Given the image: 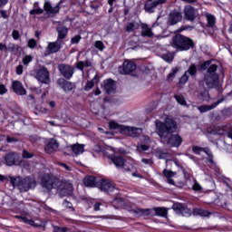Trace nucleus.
Listing matches in <instances>:
<instances>
[{"mask_svg": "<svg viewBox=\"0 0 232 232\" xmlns=\"http://www.w3.org/2000/svg\"><path fill=\"white\" fill-rule=\"evenodd\" d=\"M180 21H182V13L174 10L169 15L168 24H169V26H175V24L180 23Z\"/></svg>", "mask_w": 232, "mask_h": 232, "instance_id": "obj_13", "label": "nucleus"}, {"mask_svg": "<svg viewBox=\"0 0 232 232\" xmlns=\"http://www.w3.org/2000/svg\"><path fill=\"white\" fill-rule=\"evenodd\" d=\"M222 102V100L218 101L217 102L212 103L211 105H202L198 107V110L200 113H207V111H211V110H215L216 107L218 106Z\"/></svg>", "mask_w": 232, "mask_h": 232, "instance_id": "obj_26", "label": "nucleus"}, {"mask_svg": "<svg viewBox=\"0 0 232 232\" xmlns=\"http://www.w3.org/2000/svg\"><path fill=\"white\" fill-rule=\"evenodd\" d=\"M193 215H195V217H209L211 213L202 208H194Z\"/></svg>", "mask_w": 232, "mask_h": 232, "instance_id": "obj_33", "label": "nucleus"}, {"mask_svg": "<svg viewBox=\"0 0 232 232\" xmlns=\"http://www.w3.org/2000/svg\"><path fill=\"white\" fill-rule=\"evenodd\" d=\"M61 50V40L56 42L49 43L47 46L48 53H57Z\"/></svg>", "mask_w": 232, "mask_h": 232, "instance_id": "obj_24", "label": "nucleus"}, {"mask_svg": "<svg viewBox=\"0 0 232 232\" xmlns=\"http://www.w3.org/2000/svg\"><path fill=\"white\" fill-rule=\"evenodd\" d=\"M167 144L170 148H179L182 144V137L179 134H170L168 138Z\"/></svg>", "mask_w": 232, "mask_h": 232, "instance_id": "obj_15", "label": "nucleus"}, {"mask_svg": "<svg viewBox=\"0 0 232 232\" xmlns=\"http://www.w3.org/2000/svg\"><path fill=\"white\" fill-rule=\"evenodd\" d=\"M0 14H1L3 19H8V14L6 13V11L1 10Z\"/></svg>", "mask_w": 232, "mask_h": 232, "instance_id": "obj_63", "label": "nucleus"}, {"mask_svg": "<svg viewBox=\"0 0 232 232\" xmlns=\"http://www.w3.org/2000/svg\"><path fill=\"white\" fill-rule=\"evenodd\" d=\"M197 73V66L192 64L187 72H185L184 75L181 76L179 80V84H186L189 79V75H195Z\"/></svg>", "mask_w": 232, "mask_h": 232, "instance_id": "obj_16", "label": "nucleus"}, {"mask_svg": "<svg viewBox=\"0 0 232 232\" xmlns=\"http://www.w3.org/2000/svg\"><path fill=\"white\" fill-rule=\"evenodd\" d=\"M34 157L33 153L28 152V150H24L23 151V158L24 159H32Z\"/></svg>", "mask_w": 232, "mask_h": 232, "instance_id": "obj_54", "label": "nucleus"}, {"mask_svg": "<svg viewBox=\"0 0 232 232\" xmlns=\"http://www.w3.org/2000/svg\"><path fill=\"white\" fill-rule=\"evenodd\" d=\"M137 150L138 151H140V153H142V151H148V150H150V145L148 144H144V143H140L137 146Z\"/></svg>", "mask_w": 232, "mask_h": 232, "instance_id": "obj_42", "label": "nucleus"}, {"mask_svg": "<svg viewBox=\"0 0 232 232\" xmlns=\"http://www.w3.org/2000/svg\"><path fill=\"white\" fill-rule=\"evenodd\" d=\"M141 37H153V32L147 24H141Z\"/></svg>", "mask_w": 232, "mask_h": 232, "instance_id": "obj_29", "label": "nucleus"}, {"mask_svg": "<svg viewBox=\"0 0 232 232\" xmlns=\"http://www.w3.org/2000/svg\"><path fill=\"white\" fill-rule=\"evenodd\" d=\"M148 209L143 208H136L133 212L137 215V217H144V215H148Z\"/></svg>", "mask_w": 232, "mask_h": 232, "instance_id": "obj_41", "label": "nucleus"}, {"mask_svg": "<svg viewBox=\"0 0 232 232\" xmlns=\"http://www.w3.org/2000/svg\"><path fill=\"white\" fill-rule=\"evenodd\" d=\"M27 46L28 48H31V50H34V48H35V46H37V40L31 38L28 40L27 42Z\"/></svg>", "mask_w": 232, "mask_h": 232, "instance_id": "obj_45", "label": "nucleus"}, {"mask_svg": "<svg viewBox=\"0 0 232 232\" xmlns=\"http://www.w3.org/2000/svg\"><path fill=\"white\" fill-rule=\"evenodd\" d=\"M113 204H118L116 208H122V204H123L122 198H114Z\"/></svg>", "mask_w": 232, "mask_h": 232, "instance_id": "obj_50", "label": "nucleus"}, {"mask_svg": "<svg viewBox=\"0 0 232 232\" xmlns=\"http://www.w3.org/2000/svg\"><path fill=\"white\" fill-rule=\"evenodd\" d=\"M124 127H125V125H121L115 121H111L109 122L110 130H117L118 131H120V133H122V130Z\"/></svg>", "mask_w": 232, "mask_h": 232, "instance_id": "obj_34", "label": "nucleus"}, {"mask_svg": "<svg viewBox=\"0 0 232 232\" xmlns=\"http://www.w3.org/2000/svg\"><path fill=\"white\" fill-rule=\"evenodd\" d=\"M175 99L178 102V104H180L181 106H186V98L182 95H175Z\"/></svg>", "mask_w": 232, "mask_h": 232, "instance_id": "obj_43", "label": "nucleus"}, {"mask_svg": "<svg viewBox=\"0 0 232 232\" xmlns=\"http://www.w3.org/2000/svg\"><path fill=\"white\" fill-rule=\"evenodd\" d=\"M58 69L63 76L65 77V79H72L73 77L74 70L72 66L66 65V64H60L58 66Z\"/></svg>", "mask_w": 232, "mask_h": 232, "instance_id": "obj_12", "label": "nucleus"}, {"mask_svg": "<svg viewBox=\"0 0 232 232\" xmlns=\"http://www.w3.org/2000/svg\"><path fill=\"white\" fill-rule=\"evenodd\" d=\"M32 61H34V56L33 55H25L23 60L22 63L24 66H28V64H30V63H32Z\"/></svg>", "mask_w": 232, "mask_h": 232, "instance_id": "obj_40", "label": "nucleus"}, {"mask_svg": "<svg viewBox=\"0 0 232 232\" xmlns=\"http://www.w3.org/2000/svg\"><path fill=\"white\" fill-rule=\"evenodd\" d=\"M7 142H17V140L15 138H10V136H6Z\"/></svg>", "mask_w": 232, "mask_h": 232, "instance_id": "obj_64", "label": "nucleus"}, {"mask_svg": "<svg viewBox=\"0 0 232 232\" xmlns=\"http://www.w3.org/2000/svg\"><path fill=\"white\" fill-rule=\"evenodd\" d=\"M53 232H66L65 227H54Z\"/></svg>", "mask_w": 232, "mask_h": 232, "instance_id": "obj_61", "label": "nucleus"}, {"mask_svg": "<svg viewBox=\"0 0 232 232\" xmlns=\"http://www.w3.org/2000/svg\"><path fill=\"white\" fill-rule=\"evenodd\" d=\"M122 135H126L127 137H139V135H142V129L126 126L122 129Z\"/></svg>", "mask_w": 232, "mask_h": 232, "instance_id": "obj_10", "label": "nucleus"}, {"mask_svg": "<svg viewBox=\"0 0 232 232\" xmlns=\"http://www.w3.org/2000/svg\"><path fill=\"white\" fill-rule=\"evenodd\" d=\"M59 193L61 197H72L73 195V186L70 182H65Z\"/></svg>", "mask_w": 232, "mask_h": 232, "instance_id": "obj_17", "label": "nucleus"}, {"mask_svg": "<svg viewBox=\"0 0 232 232\" xmlns=\"http://www.w3.org/2000/svg\"><path fill=\"white\" fill-rule=\"evenodd\" d=\"M73 155H75V157L79 156V155H82V153H84V145L82 144H72L70 146Z\"/></svg>", "mask_w": 232, "mask_h": 232, "instance_id": "obj_27", "label": "nucleus"}, {"mask_svg": "<svg viewBox=\"0 0 232 232\" xmlns=\"http://www.w3.org/2000/svg\"><path fill=\"white\" fill-rule=\"evenodd\" d=\"M135 70H137V64L135 63L128 60L123 63V74L128 75L131 73V72H135Z\"/></svg>", "mask_w": 232, "mask_h": 232, "instance_id": "obj_20", "label": "nucleus"}, {"mask_svg": "<svg viewBox=\"0 0 232 232\" xmlns=\"http://www.w3.org/2000/svg\"><path fill=\"white\" fill-rule=\"evenodd\" d=\"M99 188L102 191H104V193H109V195H111V193L117 195V193H119V190L115 188V185L107 179H102L99 182Z\"/></svg>", "mask_w": 232, "mask_h": 232, "instance_id": "obj_6", "label": "nucleus"}, {"mask_svg": "<svg viewBox=\"0 0 232 232\" xmlns=\"http://www.w3.org/2000/svg\"><path fill=\"white\" fill-rule=\"evenodd\" d=\"M8 90H6V87L3 84H0V95H5Z\"/></svg>", "mask_w": 232, "mask_h": 232, "instance_id": "obj_58", "label": "nucleus"}, {"mask_svg": "<svg viewBox=\"0 0 232 232\" xmlns=\"http://www.w3.org/2000/svg\"><path fill=\"white\" fill-rule=\"evenodd\" d=\"M43 12H44V11H43L42 8H36V9L32 10V11H31V14H43Z\"/></svg>", "mask_w": 232, "mask_h": 232, "instance_id": "obj_60", "label": "nucleus"}, {"mask_svg": "<svg viewBox=\"0 0 232 232\" xmlns=\"http://www.w3.org/2000/svg\"><path fill=\"white\" fill-rule=\"evenodd\" d=\"M93 86H95V82L92 81L87 82L85 87H84V92H90V90H92V88H93Z\"/></svg>", "mask_w": 232, "mask_h": 232, "instance_id": "obj_47", "label": "nucleus"}, {"mask_svg": "<svg viewBox=\"0 0 232 232\" xmlns=\"http://www.w3.org/2000/svg\"><path fill=\"white\" fill-rule=\"evenodd\" d=\"M158 159H163L164 160H168V159H169V153L166 152V151H162V150H159L156 153Z\"/></svg>", "mask_w": 232, "mask_h": 232, "instance_id": "obj_39", "label": "nucleus"}, {"mask_svg": "<svg viewBox=\"0 0 232 232\" xmlns=\"http://www.w3.org/2000/svg\"><path fill=\"white\" fill-rule=\"evenodd\" d=\"M192 189L194 191H200V189H202V187L200 186V184H198L197 181H195L194 185L192 187Z\"/></svg>", "mask_w": 232, "mask_h": 232, "instance_id": "obj_56", "label": "nucleus"}, {"mask_svg": "<svg viewBox=\"0 0 232 232\" xmlns=\"http://www.w3.org/2000/svg\"><path fill=\"white\" fill-rule=\"evenodd\" d=\"M17 155L14 152H10L5 157L6 166H15V160Z\"/></svg>", "mask_w": 232, "mask_h": 232, "instance_id": "obj_28", "label": "nucleus"}, {"mask_svg": "<svg viewBox=\"0 0 232 232\" xmlns=\"http://www.w3.org/2000/svg\"><path fill=\"white\" fill-rule=\"evenodd\" d=\"M94 46L95 48H97V50H100V52H102V50H104V44L102 43V41H96L94 43Z\"/></svg>", "mask_w": 232, "mask_h": 232, "instance_id": "obj_48", "label": "nucleus"}, {"mask_svg": "<svg viewBox=\"0 0 232 232\" xmlns=\"http://www.w3.org/2000/svg\"><path fill=\"white\" fill-rule=\"evenodd\" d=\"M192 150L194 153H196V155H200V153H206L207 155H208V164H210V168H212L213 169H217V163H215V161L213 160V155L211 154L209 149L194 146L192 148Z\"/></svg>", "mask_w": 232, "mask_h": 232, "instance_id": "obj_5", "label": "nucleus"}, {"mask_svg": "<svg viewBox=\"0 0 232 232\" xmlns=\"http://www.w3.org/2000/svg\"><path fill=\"white\" fill-rule=\"evenodd\" d=\"M57 33H58V41H61V39H66V36L68 35V28L64 25H59L57 27Z\"/></svg>", "mask_w": 232, "mask_h": 232, "instance_id": "obj_30", "label": "nucleus"}, {"mask_svg": "<svg viewBox=\"0 0 232 232\" xmlns=\"http://www.w3.org/2000/svg\"><path fill=\"white\" fill-rule=\"evenodd\" d=\"M141 162H142L143 164H145V166H152V165H153V160H151V159L143 158V159L141 160Z\"/></svg>", "mask_w": 232, "mask_h": 232, "instance_id": "obj_49", "label": "nucleus"}, {"mask_svg": "<svg viewBox=\"0 0 232 232\" xmlns=\"http://www.w3.org/2000/svg\"><path fill=\"white\" fill-rule=\"evenodd\" d=\"M162 60L166 61V63H171L173 61V53H168L162 55Z\"/></svg>", "mask_w": 232, "mask_h": 232, "instance_id": "obj_44", "label": "nucleus"}, {"mask_svg": "<svg viewBox=\"0 0 232 232\" xmlns=\"http://www.w3.org/2000/svg\"><path fill=\"white\" fill-rule=\"evenodd\" d=\"M90 66H92V62H90L88 60H86L84 62L80 61L76 64V68L78 70H81V72H82V70H84V68H90Z\"/></svg>", "mask_w": 232, "mask_h": 232, "instance_id": "obj_35", "label": "nucleus"}, {"mask_svg": "<svg viewBox=\"0 0 232 232\" xmlns=\"http://www.w3.org/2000/svg\"><path fill=\"white\" fill-rule=\"evenodd\" d=\"M184 15L187 21H195V17H198V9H194L191 5H187L184 8Z\"/></svg>", "mask_w": 232, "mask_h": 232, "instance_id": "obj_11", "label": "nucleus"}, {"mask_svg": "<svg viewBox=\"0 0 232 232\" xmlns=\"http://www.w3.org/2000/svg\"><path fill=\"white\" fill-rule=\"evenodd\" d=\"M63 206H65V208H69V209H72V211L75 210V209H73V206L72 205V202H70L68 200L63 201Z\"/></svg>", "mask_w": 232, "mask_h": 232, "instance_id": "obj_57", "label": "nucleus"}, {"mask_svg": "<svg viewBox=\"0 0 232 232\" xmlns=\"http://www.w3.org/2000/svg\"><path fill=\"white\" fill-rule=\"evenodd\" d=\"M156 132L161 140L168 139L171 133H175L178 130L177 121L170 117H167L164 122L155 121Z\"/></svg>", "mask_w": 232, "mask_h": 232, "instance_id": "obj_1", "label": "nucleus"}, {"mask_svg": "<svg viewBox=\"0 0 232 232\" xmlns=\"http://www.w3.org/2000/svg\"><path fill=\"white\" fill-rule=\"evenodd\" d=\"M205 16L208 21V26H209V28H213L216 23L215 16H213V14L208 13H206Z\"/></svg>", "mask_w": 232, "mask_h": 232, "instance_id": "obj_37", "label": "nucleus"}, {"mask_svg": "<svg viewBox=\"0 0 232 232\" xmlns=\"http://www.w3.org/2000/svg\"><path fill=\"white\" fill-rule=\"evenodd\" d=\"M175 73H177V69H173L170 73L167 76V81H171L173 77H175Z\"/></svg>", "mask_w": 232, "mask_h": 232, "instance_id": "obj_55", "label": "nucleus"}, {"mask_svg": "<svg viewBox=\"0 0 232 232\" xmlns=\"http://www.w3.org/2000/svg\"><path fill=\"white\" fill-rule=\"evenodd\" d=\"M163 175H164V177L167 178V180H168L169 184H170L171 186H175V180H173V177H175V175H177V172H173L171 170L164 169L163 170Z\"/></svg>", "mask_w": 232, "mask_h": 232, "instance_id": "obj_31", "label": "nucleus"}, {"mask_svg": "<svg viewBox=\"0 0 232 232\" xmlns=\"http://www.w3.org/2000/svg\"><path fill=\"white\" fill-rule=\"evenodd\" d=\"M166 1L167 0H147L144 5V10L148 12V14H153L155 8L161 5H165Z\"/></svg>", "mask_w": 232, "mask_h": 232, "instance_id": "obj_8", "label": "nucleus"}, {"mask_svg": "<svg viewBox=\"0 0 232 232\" xmlns=\"http://www.w3.org/2000/svg\"><path fill=\"white\" fill-rule=\"evenodd\" d=\"M172 209L177 213V215H181L182 217H191V209L188 208L182 203H174Z\"/></svg>", "mask_w": 232, "mask_h": 232, "instance_id": "obj_9", "label": "nucleus"}, {"mask_svg": "<svg viewBox=\"0 0 232 232\" xmlns=\"http://www.w3.org/2000/svg\"><path fill=\"white\" fill-rule=\"evenodd\" d=\"M83 184L87 188H95V186H97V181L95 179V177L88 176L85 179H83Z\"/></svg>", "mask_w": 232, "mask_h": 232, "instance_id": "obj_32", "label": "nucleus"}, {"mask_svg": "<svg viewBox=\"0 0 232 232\" xmlns=\"http://www.w3.org/2000/svg\"><path fill=\"white\" fill-rule=\"evenodd\" d=\"M46 153H55L57 150H59V143L53 138H51L45 141V148Z\"/></svg>", "mask_w": 232, "mask_h": 232, "instance_id": "obj_14", "label": "nucleus"}, {"mask_svg": "<svg viewBox=\"0 0 232 232\" xmlns=\"http://www.w3.org/2000/svg\"><path fill=\"white\" fill-rule=\"evenodd\" d=\"M59 183V179L54 178L52 174H44L41 179V186L47 191H51V189H55L57 188V184Z\"/></svg>", "mask_w": 232, "mask_h": 232, "instance_id": "obj_4", "label": "nucleus"}, {"mask_svg": "<svg viewBox=\"0 0 232 232\" xmlns=\"http://www.w3.org/2000/svg\"><path fill=\"white\" fill-rule=\"evenodd\" d=\"M23 220L24 224H29V226H34L35 227H37V225L35 224V222H34V220L28 219L26 218H24Z\"/></svg>", "mask_w": 232, "mask_h": 232, "instance_id": "obj_51", "label": "nucleus"}, {"mask_svg": "<svg viewBox=\"0 0 232 232\" xmlns=\"http://www.w3.org/2000/svg\"><path fill=\"white\" fill-rule=\"evenodd\" d=\"M44 8L47 14H59V11L61 10V7L59 6V4H57L54 7L52 6V4L50 2L46 1L44 5Z\"/></svg>", "mask_w": 232, "mask_h": 232, "instance_id": "obj_25", "label": "nucleus"}, {"mask_svg": "<svg viewBox=\"0 0 232 232\" xmlns=\"http://www.w3.org/2000/svg\"><path fill=\"white\" fill-rule=\"evenodd\" d=\"M218 68V67L217 66V64L210 65L208 69V74L207 75H213V73H217L215 72H217Z\"/></svg>", "mask_w": 232, "mask_h": 232, "instance_id": "obj_46", "label": "nucleus"}, {"mask_svg": "<svg viewBox=\"0 0 232 232\" xmlns=\"http://www.w3.org/2000/svg\"><path fill=\"white\" fill-rule=\"evenodd\" d=\"M125 30L129 34L131 32H135V30H139V24L135 22L129 23L127 24Z\"/></svg>", "mask_w": 232, "mask_h": 232, "instance_id": "obj_36", "label": "nucleus"}, {"mask_svg": "<svg viewBox=\"0 0 232 232\" xmlns=\"http://www.w3.org/2000/svg\"><path fill=\"white\" fill-rule=\"evenodd\" d=\"M205 82L208 88H215L218 84V74L206 75Z\"/></svg>", "mask_w": 232, "mask_h": 232, "instance_id": "obj_18", "label": "nucleus"}, {"mask_svg": "<svg viewBox=\"0 0 232 232\" xmlns=\"http://www.w3.org/2000/svg\"><path fill=\"white\" fill-rule=\"evenodd\" d=\"M13 90L17 95H26V90L23 87V83L19 81L13 82Z\"/></svg>", "mask_w": 232, "mask_h": 232, "instance_id": "obj_22", "label": "nucleus"}, {"mask_svg": "<svg viewBox=\"0 0 232 232\" xmlns=\"http://www.w3.org/2000/svg\"><path fill=\"white\" fill-rule=\"evenodd\" d=\"M16 75H23V65L20 64L16 67Z\"/></svg>", "mask_w": 232, "mask_h": 232, "instance_id": "obj_59", "label": "nucleus"}, {"mask_svg": "<svg viewBox=\"0 0 232 232\" xmlns=\"http://www.w3.org/2000/svg\"><path fill=\"white\" fill-rule=\"evenodd\" d=\"M12 37H13V39H14V41L19 40V37H21V35L19 34V31L14 30L12 32Z\"/></svg>", "mask_w": 232, "mask_h": 232, "instance_id": "obj_53", "label": "nucleus"}, {"mask_svg": "<svg viewBox=\"0 0 232 232\" xmlns=\"http://www.w3.org/2000/svg\"><path fill=\"white\" fill-rule=\"evenodd\" d=\"M211 64V62L208 61L201 64V69L206 70Z\"/></svg>", "mask_w": 232, "mask_h": 232, "instance_id": "obj_62", "label": "nucleus"}, {"mask_svg": "<svg viewBox=\"0 0 232 232\" xmlns=\"http://www.w3.org/2000/svg\"><path fill=\"white\" fill-rule=\"evenodd\" d=\"M81 39H82L81 35H76L72 38L71 43L72 44H78V43L81 41Z\"/></svg>", "mask_w": 232, "mask_h": 232, "instance_id": "obj_52", "label": "nucleus"}, {"mask_svg": "<svg viewBox=\"0 0 232 232\" xmlns=\"http://www.w3.org/2000/svg\"><path fill=\"white\" fill-rule=\"evenodd\" d=\"M35 79L42 84H48L50 82V72L45 67H42L36 72Z\"/></svg>", "mask_w": 232, "mask_h": 232, "instance_id": "obj_7", "label": "nucleus"}, {"mask_svg": "<svg viewBox=\"0 0 232 232\" xmlns=\"http://www.w3.org/2000/svg\"><path fill=\"white\" fill-rule=\"evenodd\" d=\"M155 211L159 217H166L168 215V209L165 208H156Z\"/></svg>", "mask_w": 232, "mask_h": 232, "instance_id": "obj_38", "label": "nucleus"}, {"mask_svg": "<svg viewBox=\"0 0 232 232\" xmlns=\"http://www.w3.org/2000/svg\"><path fill=\"white\" fill-rule=\"evenodd\" d=\"M111 160L118 169H124V166H126V160H124L122 156H113Z\"/></svg>", "mask_w": 232, "mask_h": 232, "instance_id": "obj_23", "label": "nucleus"}, {"mask_svg": "<svg viewBox=\"0 0 232 232\" xmlns=\"http://www.w3.org/2000/svg\"><path fill=\"white\" fill-rule=\"evenodd\" d=\"M103 90H105L106 93H113L115 90H117V84H115V81L111 79L105 80L103 82Z\"/></svg>", "mask_w": 232, "mask_h": 232, "instance_id": "obj_19", "label": "nucleus"}, {"mask_svg": "<svg viewBox=\"0 0 232 232\" xmlns=\"http://www.w3.org/2000/svg\"><path fill=\"white\" fill-rule=\"evenodd\" d=\"M59 86L63 90V92H72L75 88V84L72 82H68L63 78L58 80Z\"/></svg>", "mask_w": 232, "mask_h": 232, "instance_id": "obj_21", "label": "nucleus"}, {"mask_svg": "<svg viewBox=\"0 0 232 232\" xmlns=\"http://www.w3.org/2000/svg\"><path fill=\"white\" fill-rule=\"evenodd\" d=\"M170 44L178 52H186L194 46L193 40L181 34L175 35Z\"/></svg>", "mask_w": 232, "mask_h": 232, "instance_id": "obj_2", "label": "nucleus"}, {"mask_svg": "<svg viewBox=\"0 0 232 232\" xmlns=\"http://www.w3.org/2000/svg\"><path fill=\"white\" fill-rule=\"evenodd\" d=\"M10 182L14 188H18L20 191H28L37 186L35 179L33 178L22 179L21 177H10Z\"/></svg>", "mask_w": 232, "mask_h": 232, "instance_id": "obj_3", "label": "nucleus"}]
</instances>
